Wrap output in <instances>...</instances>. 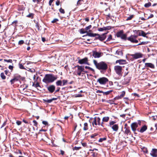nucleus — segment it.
Returning <instances> with one entry per match:
<instances>
[{"mask_svg":"<svg viewBox=\"0 0 157 157\" xmlns=\"http://www.w3.org/2000/svg\"><path fill=\"white\" fill-rule=\"evenodd\" d=\"M57 78L56 75L52 74H46L43 79V82L46 84L52 83Z\"/></svg>","mask_w":157,"mask_h":157,"instance_id":"nucleus-1","label":"nucleus"},{"mask_svg":"<svg viewBox=\"0 0 157 157\" xmlns=\"http://www.w3.org/2000/svg\"><path fill=\"white\" fill-rule=\"evenodd\" d=\"M93 62L97 68L100 70L101 72L106 71L107 68V64L103 62L98 63L96 60H94Z\"/></svg>","mask_w":157,"mask_h":157,"instance_id":"nucleus-2","label":"nucleus"},{"mask_svg":"<svg viewBox=\"0 0 157 157\" xmlns=\"http://www.w3.org/2000/svg\"><path fill=\"white\" fill-rule=\"evenodd\" d=\"M114 69L116 73L119 76L121 77L122 75L123 72L122 67L120 66L117 65L114 67Z\"/></svg>","mask_w":157,"mask_h":157,"instance_id":"nucleus-3","label":"nucleus"},{"mask_svg":"<svg viewBox=\"0 0 157 157\" xmlns=\"http://www.w3.org/2000/svg\"><path fill=\"white\" fill-rule=\"evenodd\" d=\"M117 37H120L122 39L126 40H127V35L124 33V31L123 30H121L117 32L116 34Z\"/></svg>","mask_w":157,"mask_h":157,"instance_id":"nucleus-4","label":"nucleus"},{"mask_svg":"<svg viewBox=\"0 0 157 157\" xmlns=\"http://www.w3.org/2000/svg\"><path fill=\"white\" fill-rule=\"evenodd\" d=\"M75 67H77V70L76 71V73L77 75L79 76H80L82 74H83L84 73L83 72H85L87 73V72L85 71L84 68V67L80 66L78 65L75 66Z\"/></svg>","mask_w":157,"mask_h":157,"instance_id":"nucleus-5","label":"nucleus"},{"mask_svg":"<svg viewBox=\"0 0 157 157\" xmlns=\"http://www.w3.org/2000/svg\"><path fill=\"white\" fill-rule=\"evenodd\" d=\"M97 82L101 85H105L108 82V79L105 77H103L98 79Z\"/></svg>","mask_w":157,"mask_h":157,"instance_id":"nucleus-6","label":"nucleus"},{"mask_svg":"<svg viewBox=\"0 0 157 157\" xmlns=\"http://www.w3.org/2000/svg\"><path fill=\"white\" fill-rule=\"evenodd\" d=\"M137 35H131L130 36L127 38V39L131 42L137 43L138 42V41L137 40Z\"/></svg>","mask_w":157,"mask_h":157,"instance_id":"nucleus-7","label":"nucleus"},{"mask_svg":"<svg viewBox=\"0 0 157 157\" xmlns=\"http://www.w3.org/2000/svg\"><path fill=\"white\" fill-rule=\"evenodd\" d=\"M92 125L94 127V125L97 126V125H100L101 124V119L99 117H95L93 119V121L92 123Z\"/></svg>","mask_w":157,"mask_h":157,"instance_id":"nucleus-8","label":"nucleus"},{"mask_svg":"<svg viewBox=\"0 0 157 157\" xmlns=\"http://www.w3.org/2000/svg\"><path fill=\"white\" fill-rule=\"evenodd\" d=\"M78 63L81 64H84L89 65V63H88V59L87 57H85L82 59H79Z\"/></svg>","mask_w":157,"mask_h":157,"instance_id":"nucleus-9","label":"nucleus"},{"mask_svg":"<svg viewBox=\"0 0 157 157\" xmlns=\"http://www.w3.org/2000/svg\"><path fill=\"white\" fill-rule=\"evenodd\" d=\"M131 78L130 77H125L124 79L122 81V82L123 85H126L128 84L131 80Z\"/></svg>","mask_w":157,"mask_h":157,"instance_id":"nucleus-10","label":"nucleus"},{"mask_svg":"<svg viewBox=\"0 0 157 157\" xmlns=\"http://www.w3.org/2000/svg\"><path fill=\"white\" fill-rule=\"evenodd\" d=\"M131 56L133 58L136 59L142 57V54L140 53H137L134 54L132 55Z\"/></svg>","mask_w":157,"mask_h":157,"instance_id":"nucleus-11","label":"nucleus"},{"mask_svg":"<svg viewBox=\"0 0 157 157\" xmlns=\"http://www.w3.org/2000/svg\"><path fill=\"white\" fill-rule=\"evenodd\" d=\"M150 154L153 157H157V149H152Z\"/></svg>","mask_w":157,"mask_h":157,"instance_id":"nucleus-12","label":"nucleus"},{"mask_svg":"<svg viewBox=\"0 0 157 157\" xmlns=\"http://www.w3.org/2000/svg\"><path fill=\"white\" fill-rule=\"evenodd\" d=\"M138 126V124L137 123H133L131 124V127L132 130L135 132L136 130V129Z\"/></svg>","mask_w":157,"mask_h":157,"instance_id":"nucleus-13","label":"nucleus"},{"mask_svg":"<svg viewBox=\"0 0 157 157\" xmlns=\"http://www.w3.org/2000/svg\"><path fill=\"white\" fill-rule=\"evenodd\" d=\"M92 56L95 58H98L101 56V53L96 51H93Z\"/></svg>","mask_w":157,"mask_h":157,"instance_id":"nucleus-14","label":"nucleus"},{"mask_svg":"<svg viewBox=\"0 0 157 157\" xmlns=\"http://www.w3.org/2000/svg\"><path fill=\"white\" fill-rule=\"evenodd\" d=\"M48 91L51 93H52L55 90V86L54 85H51L47 87Z\"/></svg>","mask_w":157,"mask_h":157,"instance_id":"nucleus-15","label":"nucleus"},{"mask_svg":"<svg viewBox=\"0 0 157 157\" xmlns=\"http://www.w3.org/2000/svg\"><path fill=\"white\" fill-rule=\"evenodd\" d=\"M124 128H125V130L124 132V133L125 135H126V136L128 138V135H131V132L129 128H126L125 127Z\"/></svg>","mask_w":157,"mask_h":157,"instance_id":"nucleus-16","label":"nucleus"},{"mask_svg":"<svg viewBox=\"0 0 157 157\" xmlns=\"http://www.w3.org/2000/svg\"><path fill=\"white\" fill-rule=\"evenodd\" d=\"M145 67H150L153 69L155 68V66L154 65L151 63H145Z\"/></svg>","mask_w":157,"mask_h":157,"instance_id":"nucleus-17","label":"nucleus"},{"mask_svg":"<svg viewBox=\"0 0 157 157\" xmlns=\"http://www.w3.org/2000/svg\"><path fill=\"white\" fill-rule=\"evenodd\" d=\"M110 127L115 132H117L119 128L117 124H115Z\"/></svg>","mask_w":157,"mask_h":157,"instance_id":"nucleus-18","label":"nucleus"},{"mask_svg":"<svg viewBox=\"0 0 157 157\" xmlns=\"http://www.w3.org/2000/svg\"><path fill=\"white\" fill-rule=\"evenodd\" d=\"M107 33H105L102 34L101 35H100L99 40L101 41L104 40L106 37V35Z\"/></svg>","mask_w":157,"mask_h":157,"instance_id":"nucleus-19","label":"nucleus"},{"mask_svg":"<svg viewBox=\"0 0 157 157\" xmlns=\"http://www.w3.org/2000/svg\"><path fill=\"white\" fill-rule=\"evenodd\" d=\"M126 60L124 59H120L116 61V63H119L120 64H124L125 63Z\"/></svg>","mask_w":157,"mask_h":157,"instance_id":"nucleus-20","label":"nucleus"},{"mask_svg":"<svg viewBox=\"0 0 157 157\" xmlns=\"http://www.w3.org/2000/svg\"><path fill=\"white\" fill-rule=\"evenodd\" d=\"M147 129V127L146 125H144L142 127L140 130V132L141 133H143Z\"/></svg>","mask_w":157,"mask_h":157,"instance_id":"nucleus-21","label":"nucleus"},{"mask_svg":"<svg viewBox=\"0 0 157 157\" xmlns=\"http://www.w3.org/2000/svg\"><path fill=\"white\" fill-rule=\"evenodd\" d=\"M21 77L19 75H17L14 76L13 79L15 81H17L21 79Z\"/></svg>","mask_w":157,"mask_h":157,"instance_id":"nucleus-22","label":"nucleus"},{"mask_svg":"<svg viewBox=\"0 0 157 157\" xmlns=\"http://www.w3.org/2000/svg\"><path fill=\"white\" fill-rule=\"evenodd\" d=\"M88 124L87 123H85L84 124L83 130L86 131L88 129Z\"/></svg>","mask_w":157,"mask_h":157,"instance_id":"nucleus-23","label":"nucleus"},{"mask_svg":"<svg viewBox=\"0 0 157 157\" xmlns=\"http://www.w3.org/2000/svg\"><path fill=\"white\" fill-rule=\"evenodd\" d=\"M109 117H105L103 118L102 121L104 122H107L109 120Z\"/></svg>","mask_w":157,"mask_h":157,"instance_id":"nucleus-24","label":"nucleus"},{"mask_svg":"<svg viewBox=\"0 0 157 157\" xmlns=\"http://www.w3.org/2000/svg\"><path fill=\"white\" fill-rule=\"evenodd\" d=\"M96 33H87V35L90 36V37H95L97 35Z\"/></svg>","mask_w":157,"mask_h":157,"instance_id":"nucleus-25","label":"nucleus"},{"mask_svg":"<svg viewBox=\"0 0 157 157\" xmlns=\"http://www.w3.org/2000/svg\"><path fill=\"white\" fill-rule=\"evenodd\" d=\"M56 84L57 86H62L63 85L62 81L60 80H58L56 82Z\"/></svg>","mask_w":157,"mask_h":157,"instance_id":"nucleus-26","label":"nucleus"},{"mask_svg":"<svg viewBox=\"0 0 157 157\" xmlns=\"http://www.w3.org/2000/svg\"><path fill=\"white\" fill-rule=\"evenodd\" d=\"M113 91L112 90H110L109 91L103 92V94L104 95H107L110 94L111 92Z\"/></svg>","mask_w":157,"mask_h":157,"instance_id":"nucleus-27","label":"nucleus"},{"mask_svg":"<svg viewBox=\"0 0 157 157\" xmlns=\"http://www.w3.org/2000/svg\"><path fill=\"white\" fill-rule=\"evenodd\" d=\"M34 15V14L33 13H29V14L27 15L26 17H28L32 19Z\"/></svg>","mask_w":157,"mask_h":157,"instance_id":"nucleus-28","label":"nucleus"},{"mask_svg":"<svg viewBox=\"0 0 157 157\" xmlns=\"http://www.w3.org/2000/svg\"><path fill=\"white\" fill-rule=\"evenodd\" d=\"M116 53L117 55L120 56H122L123 54V53L121 51L118 50L116 51Z\"/></svg>","mask_w":157,"mask_h":157,"instance_id":"nucleus-29","label":"nucleus"},{"mask_svg":"<svg viewBox=\"0 0 157 157\" xmlns=\"http://www.w3.org/2000/svg\"><path fill=\"white\" fill-rule=\"evenodd\" d=\"M133 17H134V15H131L127 18L126 19V20L128 21V20H131V19H132V18H133Z\"/></svg>","mask_w":157,"mask_h":157,"instance_id":"nucleus-30","label":"nucleus"},{"mask_svg":"<svg viewBox=\"0 0 157 157\" xmlns=\"http://www.w3.org/2000/svg\"><path fill=\"white\" fill-rule=\"evenodd\" d=\"M80 32L81 34H84L86 33V31L85 30V29H81L80 30Z\"/></svg>","mask_w":157,"mask_h":157,"instance_id":"nucleus-31","label":"nucleus"},{"mask_svg":"<svg viewBox=\"0 0 157 157\" xmlns=\"http://www.w3.org/2000/svg\"><path fill=\"white\" fill-rule=\"evenodd\" d=\"M0 76L3 79H5L6 78V76L4 75V73L2 72L1 73Z\"/></svg>","mask_w":157,"mask_h":157,"instance_id":"nucleus-32","label":"nucleus"},{"mask_svg":"<svg viewBox=\"0 0 157 157\" xmlns=\"http://www.w3.org/2000/svg\"><path fill=\"white\" fill-rule=\"evenodd\" d=\"M106 29L105 27H103V28H100L98 29V30L99 31H102L104 30H106Z\"/></svg>","mask_w":157,"mask_h":157,"instance_id":"nucleus-33","label":"nucleus"},{"mask_svg":"<svg viewBox=\"0 0 157 157\" xmlns=\"http://www.w3.org/2000/svg\"><path fill=\"white\" fill-rule=\"evenodd\" d=\"M151 5V2H149L148 3H146L145 4L144 6L145 7L147 8L150 6Z\"/></svg>","mask_w":157,"mask_h":157,"instance_id":"nucleus-34","label":"nucleus"},{"mask_svg":"<svg viewBox=\"0 0 157 157\" xmlns=\"http://www.w3.org/2000/svg\"><path fill=\"white\" fill-rule=\"evenodd\" d=\"M44 101L45 102L48 103H50L52 102V100L51 99H44Z\"/></svg>","mask_w":157,"mask_h":157,"instance_id":"nucleus-35","label":"nucleus"},{"mask_svg":"<svg viewBox=\"0 0 157 157\" xmlns=\"http://www.w3.org/2000/svg\"><path fill=\"white\" fill-rule=\"evenodd\" d=\"M116 122L113 121H112L109 122V125L110 126V127H111L113 125L115 124V123Z\"/></svg>","mask_w":157,"mask_h":157,"instance_id":"nucleus-36","label":"nucleus"},{"mask_svg":"<svg viewBox=\"0 0 157 157\" xmlns=\"http://www.w3.org/2000/svg\"><path fill=\"white\" fill-rule=\"evenodd\" d=\"M33 86H34L35 87H40L39 84L38 82H37L36 84H34V83H33Z\"/></svg>","mask_w":157,"mask_h":157,"instance_id":"nucleus-37","label":"nucleus"},{"mask_svg":"<svg viewBox=\"0 0 157 157\" xmlns=\"http://www.w3.org/2000/svg\"><path fill=\"white\" fill-rule=\"evenodd\" d=\"M85 68L86 69H89L90 70L92 71H94V70L92 68L89 66H86L85 67Z\"/></svg>","mask_w":157,"mask_h":157,"instance_id":"nucleus-38","label":"nucleus"},{"mask_svg":"<svg viewBox=\"0 0 157 157\" xmlns=\"http://www.w3.org/2000/svg\"><path fill=\"white\" fill-rule=\"evenodd\" d=\"M106 138H101L99 139V142H102L103 141L105 140H106Z\"/></svg>","mask_w":157,"mask_h":157,"instance_id":"nucleus-39","label":"nucleus"},{"mask_svg":"<svg viewBox=\"0 0 157 157\" xmlns=\"http://www.w3.org/2000/svg\"><path fill=\"white\" fill-rule=\"evenodd\" d=\"M91 27H92L91 25H90L89 26L86 27V28H85V30H86V31L87 33V31L88 30L90 29L91 28Z\"/></svg>","mask_w":157,"mask_h":157,"instance_id":"nucleus-40","label":"nucleus"},{"mask_svg":"<svg viewBox=\"0 0 157 157\" xmlns=\"http://www.w3.org/2000/svg\"><path fill=\"white\" fill-rule=\"evenodd\" d=\"M148 34V33H145L144 32V31H142L141 36H143L144 37H146V35L147 34Z\"/></svg>","mask_w":157,"mask_h":157,"instance_id":"nucleus-41","label":"nucleus"},{"mask_svg":"<svg viewBox=\"0 0 157 157\" xmlns=\"http://www.w3.org/2000/svg\"><path fill=\"white\" fill-rule=\"evenodd\" d=\"M4 60L5 62H6L8 63H12V62H13L12 60L11 59H10L9 60L4 59Z\"/></svg>","mask_w":157,"mask_h":157,"instance_id":"nucleus-42","label":"nucleus"},{"mask_svg":"<svg viewBox=\"0 0 157 157\" xmlns=\"http://www.w3.org/2000/svg\"><path fill=\"white\" fill-rule=\"evenodd\" d=\"M112 39V36L111 35H109L108 37L107 38V39L106 40V41H109Z\"/></svg>","mask_w":157,"mask_h":157,"instance_id":"nucleus-43","label":"nucleus"},{"mask_svg":"<svg viewBox=\"0 0 157 157\" xmlns=\"http://www.w3.org/2000/svg\"><path fill=\"white\" fill-rule=\"evenodd\" d=\"M62 81L63 82V86L66 85L67 82V81L66 80H63Z\"/></svg>","mask_w":157,"mask_h":157,"instance_id":"nucleus-44","label":"nucleus"},{"mask_svg":"<svg viewBox=\"0 0 157 157\" xmlns=\"http://www.w3.org/2000/svg\"><path fill=\"white\" fill-rule=\"evenodd\" d=\"M24 41L23 40H21L19 41L18 44L19 45H21L24 43Z\"/></svg>","mask_w":157,"mask_h":157,"instance_id":"nucleus-45","label":"nucleus"},{"mask_svg":"<svg viewBox=\"0 0 157 157\" xmlns=\"http://www.w3.org/2000/svg\"><path fill=\"white\" fill-rule=\"evenodd\" d=\"M59 11L61 13H62L63 14H64L65 13V11H64V10L62 8H61L59 9Z\"/></svg>","mask_w":157,"mask_h":157,"instance_id":"nucleus-46","label":"nucleus"},{"mask_svg":"<svg viewBox=\"0 0 157 157\" xmlns=\"http://www.w3.org/2000/svg\"><path fill=\"white\" fill-rule=\"evenodd\" d=\"M98 134L97 133H94L91 135L90 137L91 138H94L95 137L97 136Z\"/></svg>","mask_w":157,"mask_h":157,"instance_id":"nucleus-47","label":"nucleus"},{"mask_svg":"<svg viewBox=\"0 0 157 157\" xmlns=\"http://www.w3.org/2000/svg\"><path fill=\"white\" fill-rule=\"evenodd\" d=\"M125 94V92L124 91H123L122 92L121 94L120 95V97L121 98L123 97Z\"/></svg>","mask_w":157,"mask_h":157,"instance_id":"nucleus-48","label":"nucleus"},{"mask_svg":"<svg viewBox=\"0 0 157 157\" xmlns=\"http://www.w3.org/2000/svg\"><path fill=\"white\" fill-rule=\"evenodd\" d=\"M17 23V20L14 21L12 23V24L13 25L16 26Z\"/></svg>","mask_w":157,"mask_h":157,"instance_id":"nucleus-49","label":"nucleus"},{"mask_svg":"<svg viewBox=\"0 0 157 157\" xmlns=\"http://www.w3.org/2000/svg\"><path fill=\"white\" fill-rule=\"evenodd\" d=\"M19 67L21 69H25V68L24 67V66L22 64H19Z\"/></svg>","mask_w":157,"mask_h":157,"instance_id":"nucleus-50","label":"nucleus"},{"mask_svg":"<svg viewBox=\"0 0 157 157\" xmlns=\"http://www.w3.org/2000/svg\"><path fill=\"white\" fill-rule=\"evenodd\" d=\"M58 21H59L58 19L57 18H55V19H53V20L52 21V23H54L56 22H57Z\"/></svg>","mask_w":157,"mask_h":157,"instance_id":"nucleus-51","label":"nucleus"},{"mask_svg":"<svg viewBox=\"0 0 157 157\" xmlns=\"http://www.w3.org/2000/svg\"><path fill=\"white\" fill-rule=\"evenodd\" d=\"M33 122L34 124V125L36 126L37 125V122H36V120H33Z\"/></svg>","mask_w":157,"mask_h":157,"instance_id":"nucleus-52","label":"nucleus"},{"mask_svg":"<svg viewBox=\"0 0 157 157\" xmlns=\"http://www.w3.org/2000/svg\"><path fill=\"white\" fill-rule=\"evenodd\" d=\"M21 123V121H16V124H17L18 125H20Z\"/></svg>","mask_w":157,"mask_h":157,"instance_id":"nucleus-53","label":"nucleus"},{"mask_svg":"<svg viewBox=\"0 0 157 157\" xmlns=\"http://www.w3.org/2000/svg\"><path fill=\"white\" fill-rule=\"evenodd\" d=\"M97 34L96 36H96L95 38L96 40L98 39L99 40L100 35L98 34Z\"/></svg>","mask_w":157,"mask_h":157,"instance_id":"nucleus-54","label":"nucleus"},{"mask_svg":"<svg viewBox=\"0 0 157 157\" xmlns=\"http://www.w3.org/2000/svg\"><path fill=\"white\" fill-rule=\"evenodd\" d=\"M81 147H75L74 148V150H79Z\"/></svg>","mask_w":157,"mask_h":157,"instance_id":"nucleus-55","label":"nucleus"},{"mask_svg":"<svg viewBox=\"0 0 157 157\" xmlns=\"http://www.w3.org/2000/svg\"><path fill=\"white\" fill-rule=\"evenodd\" d=\"M42 123L45 125H47L48 124V123L47 121H42Z\"/></svg>","mask_w":157,"mask_h":157,"instance_id":"nucleus-56","label":"nucleus"},{"mask_svg":"<svg viewBox=\"0 0 157 157\" xmlns=\"http://www.w3.org/2000/svg\"><path fill=\"white\" fill-rule=\"evenodd\" d=\"M121 97H120V96H118V97H116L114 98V100H118V99H121Z\"/></svg>","mask_w":157,"mask_h":157,"instance_id":"nucleus-57","label":"nucleus"},{"mask_svg":"<svg viewBox=\"0 0 157 157\" xmlns=\"http://www.w3.org/2000/svg\"><path fill=\"white\" fill-rule=\"evenodd\" d=\"M10 82L11 84H12L14 82H15V81L14 80V79L13 78L10 80Z\"/></svg>","mask_w":157,"mask_h":157,"instance_id":"nucleus-58","label":"nucleus"},{"mask_svg":"<svg viewBox=\"0 0 157 157\" xmlns=\"http://www.w3.org/2000/svg\"><path fill=\"white\" fill-rule=\"evenodd\" d=\"M109 101H110V102H108L111 105L113 104H114L115 105H117V104H115V103H114L113 102V101H110V100H109Z\"/></svg>","mask_w":157,"mask_h":157,"instance_id":"nucleus-59","label":"nucleus"},{"mask_svg":"<svg viewBox=\"0 0 157 157\" xmlns=\"http://www.w3.org/2000/svg\"><path fill=\"white\" fill-rule=\"evenodd\" d=\"M54 0H50L49 2V6H51L52 3L53 2Z\"/></svg>","mask_w":157,"mask_h":157,"instance_id":"nucleus-60","label":"nucleus"},{"mask_svg":"<svg viewBox=\"0 0 157 157\" xmlns=\"http://www.w3.org/2000/svg\"><path fill=\"white\" fill-rule=\"evenodd\" d=\"M6 121H5L4 122L1 128H2V127H4L6 125Z\"/></svg>","mask_w":157,"mask_h":157,"instance_id":"nucleus-61","label":"nucleus"},{"mask_svg":"<svg viewBox=\"0 0 157 157\" xmlns=\"http://www.w3.org/2000/svg\"><path fill=\"white\" fill-rule=\"evenodd\" d=\"M154 17V15L153 14H151L148 17L147 19H149L150 18H151L153 17Z\"/></svg>","mask_w":157,"mask_h":157,"instance_id":"nucleus-62","label":"nucleus"},{"mask_svg":"<svg viewBox=\"0 0 157 157\" xmlns=\"http://www.w3.org/2000/svg\"><path fill=\"white\" fill-rule=\"evenodd\" d=\"M125 116H126V114H121L120 115L121 117H122L123 118H125Z\"/></svg>","mask_w":157,"mask_h":157,"instance_id":"nucleus-63","label":"nucleus"},{"mask_svg":"<svg viewBox=\"0 0 157 157\" xmlns=\"http://www.w3.org/2000/svg\"><path fill=\"white\" fill-rule=\"evenodd\" d=\"M13 67L12 66V65H10L9 66V68L10 69V70H12L13 69Z\"/></svg>","mask_w":157,"mask_h":157,"instance_id":"nucleus-64","label":"nucleus"}]
</instances>
